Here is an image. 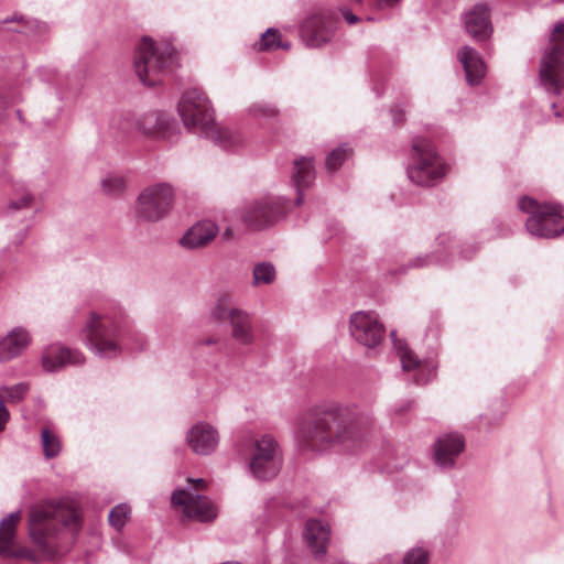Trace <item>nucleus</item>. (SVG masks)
<instances>
[{"instance_id":"1","label":"nucleus","mask_w":564,"mask_h":564,"mask_svg":"<svg viewBox=\"0 0 564 564\" xmlns=\"http://www.w3.org/2000/svg\"><path fill=\"white\" fill-rule=\"evenodd\" d=\"M371 425V415L357 405L323 403L300 419L296 438L303 448L314 452L336 446L352 449L362 442Z\"/></svg>"},{"instance_id":"2","label":"nucleus","mask_w":564,"mask_h":564,"mask_svg":"<svg viewBox=\"0 0 564 564\" xmlns=\"http://www.w3.org/2000/svg\"><path fill=\"white\" fill-rule=\"evenodd\" d=\"M80 525V514L73 502L47 501L33 507L29 513V532L40 555L22 550L20 555L33 562L54 558L63 547L62 535Z\"/></svg>"},{"instance_id":"3","label":"nucleus","mask_w":564,"mask_h":564,"mask_svg":"<svg viewBox=\"0 0 564 564\" xmlns=\"http://www.w3.org/2000/svg\"><path fill=\"white\" fill-rule=\"evenodd\" d=\"M177 109L187 129L198 131L219 148L231 150L242 145L245 138L238 130L215 124L209 100L199 89H187Z\"/></svg>"},{"instance_id":"4","label":"nucleus","mask_w":564,"mask_h":564,"mask_svg":"<svg viewBox=\"0 0 564 564\" xmlns=\"http://www.w3.org/2000/svg\"><path fill=\"white\" fill-rule=\"evenodd\" d=\"M126 326L127 321L121 312L91 310L86 315L80 336L94 355L112 359L121 354Z\"/></svg>"},{"instance_id":"5","label":"nucleus","mask_w":564,"mask_h":564,"mask_svg":"<svg viewBox=\"0 0 564 564\" xmlns=\"http://www.w3.org/2000/svg\"><path fill=\"white\" fill-rule=\"evenodd\" d=\"M133 65L144 85L155 86L173 69L174 48L169 43L156 44L151 37L144 36L135 48Z\"/></svg>"},{"instance_id":"6","label":"nucleus","mask_w":564,"mask_h":564,"mask_svg":"<svg viewBox=\"0 0 564 564\" xmlns=\"http://www.w3.org/2000/svg\"><path fill=\"white\" fill-rule=\"evenodd\" d=\"M408 177L420 186H432L445 176V165L432 142L416 137L412 140L411 162Z\"/></svg>"},{"instance_id":"7","label":"nucleus","mask_w":564,"mask_h":564,"mask_svg":"<svg viewBox=\"0 0 564 564\" xmlns=\"http://www.w3.org/2000/svg\"><path fill=\"white\" fill-rule=\"evenodd\" d=\"M519 208L531 216L527 219V230L535 237L555 238L564 232V217L558 206L540 204L530 197H522Z\"/></svg>"},{"instance_id":"8","label":"nucleus","mask_w":564,"mask_h":564,"mask_svg":"<svg viewBox=\"0 0 564 564\" xmlns=\"http://www.w3.org/2000/svg\"><path fill=\"white\" fill-rule=\"evenodd\" d=\"M174 196V188L169 183H156L144 187L134 204L135 217L147 223L163 219L172 209Z\"/></svg>"},{"instance_id":"9","label":"nucleus","mask_w":564,"mask_h":564,"mask_svg":"<svg viewBox=\"0 0 564 564\" xmlns=\"http://www.w3.org/2000/svg\"><path fill=\"white\" fill-rule=\"evenodd\" d=\"M540 82L551 94L564 89V23H557L540 66Z\"/></svg>"},{"instance_id":"10","label":"nucleus","mask_w":564,"mask_h":564,"mask_svg":"<svg viewBox=\"0 0 564 564\" xmlns=\"http://www.w3.org/2000/svg\"><path fill=\"white\" fill-rule=\"evenodd\" d=\"M195 485L193 489H177L172 494V505L178 508L186 518L199 522H209L217 517L215 505L205 496H200L195 490L205 486L203 478L188 479Z\"/></svg>"},{"instance_id":"11","label":"nucleus","mask_w":564,"mask_h":564,"mask_svg":"<svg viewBox=\"0 0 564 564\" xmlns=\"http://www.w3.org/2000/svg\"><path fill=\"white\" fill-rule=\"evenodd\" d=\"M282 464L279 445L269 435H263L254 444V451L250 459V471L259 480H269L275 477Z\"/></svg>"},{"instance_id":"12","label":"nucleus","mask_w":564,"mask_h":564,"mask_svg":"<svg viewBox=\"0 0 564 564\" xmlns=\"http://www.w3.org/2000/svg\"><path fill=\"white\" fill-rule=\"evenodd\" d=\"M213 316L218 322H228L231 337L243 346L252 345L256 340L252 318L246 312L230 306L226 299H220L213 311Z\"/></svg>"},{"instance_id":"13","label":"nucleus","mask_w":564,"mask_h":564,"mask_svg":"<svg viewBox=\"0 0 564 564\" xmlns=\"http://www.w3.org/2000/svg\"><path fill=\"white\" fill-rule=\"evenodd\" d=\"M338 18L335 12L319 10L305 19L301 26V37L308 47H321L333 37Z\"/></svg>"},{"instance_id":"14","label":"nucleus","mask_w":564,"mask_h":564,"mask_svg":"<svg viewBox=\"0 0 564 564\" xmlns=\"http://www.w3.org/2000/svg\"><path fill=\"white\" fill-rule=\"evenodd\" d=\"M286 200L282 197H263L245 207L242 219L251 228L269 227L283 217Z\"/></svg>"},{"instance_id":"15","label":"nucleus","mask_w":564,"mask_h":564,"mask_svg":"<svg viewBox=\"0 0 564 564\" xmlns=\"http://www.w3.org/2000/svg\"><path fill=\"white\" fill-rule=\"evenodd\" d=\"M349 330L360 345L375 348L384 338L386 329L373 312H356L350 316Z\"/></svg>"},{"instance_id":"16","label":"nucleus","mask_w":564,"mask_h":564,"mask_svg":"<svg viewBox=\"0 0 564 564\" xmlns=\"http://www.w3.org/2000/svg\"><path fill=\"white\" fill-rule=\"evenodd\" d=\"M138 129L148 138L171 140L176 133V122L166 113L150 111L137 120Z\"/></svg>"},{"instance_id":"17","label":"nucleus","mask_w":564,"mask_h":564,"mask_svg":"<svg viewBox=\"0 0 564 564\" xmlns=\"http://www.w3.org/2000/svg\"><path fill=\"white\" fill-rule=\"evenodd\" d=\"M84 362L85 357L78 349L57 344L46 347L42 354V367L47 372H56L66 366H80Z\"/></svg>"},{"instance_id":"18","label":"nucleus","mask_w":564,"mask_h":564,"mask_svg":"<svg viewBox=\"0 0 564 564\" xmlns=\"http://www.w3.org/2000/svg\"><path fill=\"white\" fill-rule=\"evenodd\" d=\"M186 442L195 454L209 455L218 446L219 434L213 425L198 422L187 432Z\"/></svg>"},{"instance_id":"19","label":"nucleus","mask_w":564,"mask_h":564,"mask_svg":"<svg viewBox=\"0 0 564 564\" xmlns=\"http://www.w3.org/2000/svg\"><path fill=\"white\" fill-rule=\"evenodd\" d=\"M31 341L32 337L26 328L22 326L12 328L0 338V362H8L20 357L31 345Z\"/></svg>"},{"instance_id":"20","label":"nucleus","mask_w":564,"mask_h":564,"mask_svg":"<svg viewBox=\"0 0 564 564\" xmlns=\"http://www.w3.org/2000/svg\"><path fill=\"white\" fill-rule=\"evenodd\" d=\"M489 12L487 4L478 3L464 17L466 32L476 41L488 39L492 32Z\"/></svg>"},{"instance_id":"21","label":"nucleus","mask_w":564,"mask_h":564,"mask_svg":"<svg viewBox=\"0 0 564 564\" xmlns=\"http://www.w3.org/2000/svg\"><path fill=\"white\" fill-rule=\"evenodd\" d=\"M465 443L458 434H447L440 437L435 443V463L443 468L453 467L456 458L464 451Z\"/></svg>"},{"instance_id":"22","label":"nucleus","mask_w":564,"mask_h":564,"mask_svg":"<svg viewBox=\"0 0 564 564\" xmlns=\"http://www.w3.org/2000/svg\"><path fill=\"white\" fill-rule=\"evenodd\" d=\"M457 58L464 67L466 80L470 86L478 85L486 74V66L479 53L471 46H463Z\"/></svg>"},{"instance_id":"23","label":"nucleus","mask_w":564,"mask_h":564,"mask_svg":"<svg viewBox=\"0 0 564 564\" xmlns=\"http://www.w3.org/2000/svg\"><path fill=\"white\" fill-rule=\"evenodd\" d=\"M218 234V227L210 220L198 221L182 237L181 245L187 249H197L209 243Z\"/></svg>"},{"instance_id":"24","label":"nucleus","mask_w":564,"mask_h":564,"mask_svg":"<svg viewBox=\"0 0 564 564\" xmlns=\"http://www.w3.org/2000/svg\"><path fill=\"white\" fill-rule=\"evenodd\" d=\"M304 539L315 555H324L329 542V528L322 521L310 519L305 523Z\"/></svg>"},{"instance_id":"25","label":"nucleus","mask_w":564,"mask_h":564,"mask_svg":"<svg viewBox=\"0 0 564 564\" xmlns=\"http://www.w3.org/2000/svg\"><path fill=\"white\" fill-rule=\"evenodd\" d=\"M315 177L313 159L301 158L294 161V171L292 173V182L296 187L297 197L296 205L303 202V188L308 187Z\"/></svg>"},{"instance_id":"26","label":"nucleus","mask_w":564,"mask_h":564,"mask_svg":"<svg viewBox=\"0 0 564 564\" xmlns=\"http://www.w3.org/2000/svg\"><path fill=\"white\" fill-rule=\"evenodd\" d=\"M21 519V511L10 513L0 521V555L11 556L15 529Z\"/></svg>"},{"instance_id":"27","label":"nucleus","mask_w":564,"mask_h":564,"mask_svg":"<svg viewBox=\"0 0 564 564\" xmlns=\"http://www.w3.org/2000/svg\"><path fill=\"white\" fill-rule=\"evenodd\" d=\"M394 346L400 356V360H401L403 370L409 371V370L419 368L420 372H422L423 369L421 367V361L414 355V352L410 348L406 347L405 344L394 340ZM429 375H430V377L423 378L422 375L419 373L417 377L415 378L416 383L424 384V383L429 382L433 376L432 370H429Z\"/></svg>"},{"instance_id":"28","label":"nucleus","mask_w":564,"mask_h":564,"mask_svg":"<svg viewBox=\"0 0 564 564\" xmlns=\"http://www.w3.org/2000/svg\"><path fill=\"white\" fill-rule=\"evenodd\" d=\"M101 189L105 194L117 196L123 193L126 188V180L117 173H108L100 181Z\"/></svg>"},{"instance_id":"29","label":"nucleus","mask_w":564,"mask_h":564,"mask_svg":"<svg viewBox=\"0 0 564 564\" xmlns=\"http://www.w3.org/2000/svg\"><path fill=\"white\" fill-rule=\"evenodd\" d=\"M41 442L46 458L56 457L61 452V442L56 434L48 427L41 430Z\"/></svg>"},{"instance_id":"30","label":"nucleus","mask_w":564,"mask_h":564,"mask_svg":"<svg viewBox=\"0 0 564 564\" xmlns=\"http://www.w3.org/2000/svg\"><path fill=\"white\" fill-rule=\"evenodd\" d=\"M253 284H270L275 279V269L271 263H259L253 268Z\"/></svg>"},{"instance_id":"31","label":"nucleus","mask_w":564,"mask_h":564,"mask_svg":"<svg viewBox=\"0 0 564 564\" xmlns=\"http://www.w3.org/2000/svg\"><path fill=\"white\" fill-rule=\"evenodd\" d=\"M15 197L10 202L8 208L10 210H20L29 208L33 204L34 197L29 192L24 191L22 184L14 185Z\"/></svg>"},{"instance_id":"32","label":"nucleus","mask_w":564,"mask_h":564,"mask_svg":"<svg viewBox=\"0 0 564 564\" xmlns=\"http://www.w3.org/2000/svg\"><path fill=\"white\" fill-rule=\"evenodd\" d=\"M28 392L29 384L25 382H20L11 387L0 388V393L4 398V403H18L26 395Z\"/></svg>"},{"instance_id":"33","label":"nucleus","mask_w":564,"mask_h":564,"mask_svg":"<svg viewBox=\"0 0 564 564\" xmlns=\"http://www.w3.org/2000/svg\"><path fill=\"white\" fill-rule=\"evenodd\" d=\"M350 153V149H348L346 145H340L336 149H334L325 160L326 169L330 172L336 171L348 158Z\"/></svg>"},{"instance_id":"34","label":"nucleus","mask_w":564,"mask_h":564,"mask_svg":"<svg viewBox=\"0 0 564 564\" xmlns=\"http://www.w3.org/2000/svg\"><path fill=\"white\" fill-rule=\"evenodd\" d=\"M130 508L124 505L116 506L109 513L108 520L111 527L116 530H121L129 518Z\"/></svg>"},{"instance_id":"35","label":"nucleus","mask_w":564,"mask_h":564,"mask_svg":"<svg viewBox=\"0 0 564 564\" xmlns=\"http://www.w3.org/2000/svg\"><path fill=\"white\" fill-rule=\"evenodd\" d=\"M249 113L254 118H273L278 115V110L274 106L267 102H257L250 106Z\"/></svg>"},{"instance_id":"36","label":"nucleus","mask_w":564,"mask_h":564,"mask_svg":"<svg viewBox=\"0 0 564 564\" xmlns=\"http://www.w3.org/2000/svg\"><path fill=\"white\" fill-rule=\"evenodd\" d=\"M429 553L421 546L411 549L403 557L404 564H427Z\"/></svg>"},{"instance_id":"37","label":"nucleus","mask_w":564,"mask_h":564,"mask_svg":"<svg viewBox=\"0 0 564 564\" xmlns=\"http://www.w3.org/2000/svg\"><path fill=\"white\" fill-rule=\"evenodd\" d=\"M280 33L275 29H268L265 33L262 35L259 50L260 51H269L275 48L276 43L279 42Z\"/></svg>"},{"instance_id":"38","label":"nucleus","mask_w":564,"mask_h":564,"mask_svg":"<svg viewBox=\"0 0 564 564\" xmlns=\"http://www.w3.org/2000/svg\"><path fill=\"white\" fill-rule=\"evenodd\" d=\"M343 18L346 20V22L350 25L356 24L359 21V18L354 14L349 9L341 8L340 9Z\"/></svg>"},{"instance_id":"39","label":"nucleus","mask_w":564,"mask_h":564,"mask_svg":"<svg viewBox=\"0 0 564 564\" xmlns=\"http://www.w3.org/2000/svg\"><path fill=\"white\" fill-rule=\"evenodd\" d=\"M434 257L426 256V257H419L413 261V267H423L433 261Z\"/></svg>"},{"instance_id":"40","label":"nucleus","mask_w":564,"mask_h":564,"mask_svg":"<svg viewBox=\"0 0 564 564\" xmlns=\"http://www.w3.org/2000/svg\"><path fill=\"white\" fill-rule=\"evenodd\" d=\"M390 113L394 123L398 124L403 121V111L399 110L398 108H392Z\"/></svg>"},{"instance_id":"41","label":"nucleus","mask_w":564,"mask_h":564,"mask_svg":"<svg viewBox=\"0 0 564 564\" xmlns=\"http://www.w3.org/2000/svg\"><path fill=\"white\" fill-rule=\"evenodd\" d=\"M401 0H378L380 8H394Z\"/></svg>"},{"instance_id":"42","label":"nucleus","mask_w":564,"mask_h":564,"mask_svg":"<svg viewBox=\"0 0 564 564\" xmlns=\"http://www.w3.org/2000/svg\"><path fill=\"white\" fill-rule=\"evenodd\" d=\"M290 46H291L290 43H283L282 41L279 40V42L275 45V48L281 47V48H284V50H289Z\"/></svg>"},{"instance_id":"43","label":"nucleus","mask_w":564,"mask_h":564,"mask_svg":"<svg viewBox=\"0 0 564 564\" xmlns=\"http://www.w3.org/2000/svg\"><path fill=\"white\" fill-rule=\"evenodd\" d=\"M26 236V231L25 230H22L21 232L18 234V243H21L23 241V239L25 238Z\"/></svg>"},{"instance_id":"44","label":"nucleus","mask_w":564,"mask_h":564,"mask_svg":"<svg viewBox=\"0 0 564 564\" xmlns=\"http://www.w3.org/2000/svg\"><path fill=\"white\" fill-rule=\"evenodd\" d=\"M214 343H215L214 339H209V340L206 341V344H208V345L214 344Z\"/></svg>"},{"instance_id":"45","label":"nucleus","mask_w":564,"mask_h":564,"mask_svg":"<svg viewBox=\"0 0 564 564\" xmlns=\"http://www.w3.org/2000/svg\"><path fill=\"white\" fill-rule=\"evenodd\" d=\"M390 335H391V337H392V338H394V336H395V332H394V330H393V332H391V334H390Z\"/></svg>"}]
</instances>
